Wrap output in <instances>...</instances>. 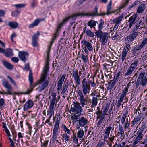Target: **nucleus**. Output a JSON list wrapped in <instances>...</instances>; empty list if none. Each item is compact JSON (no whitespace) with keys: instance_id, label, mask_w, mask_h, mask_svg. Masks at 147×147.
<instances>
[{"instance_id":"1","label":"nucleus","mask_w":147,"mask_h":147,"mask_svg":"<svg viewBox=\"0 0 147 147\" xmlns=\"http://www.w3.org/2000/svg\"><path fill=\"white\" fill-rule=\"evenodd\" d=\"M90 89V85L88 84L86 78L83 79L82 82V91L79 90L77 92L78 100L82 107L87 103V100L84 98V95H85L89 94Z\"/></svg>"},{"instance_id":"2","label":"nucleus","mask_w":147,"mask_h":147,"mask_svg":"<svg viewBox=\"0 0 147 147\" xmlns=\"http://www.w3.org/2000/svg\"><path fill=\"white\" fill-rule=\"evenodd\" d=\"M49 63L47 60L46 62L43 73L41 74L40 79L38 82L39 86L36 89V90H38L39 92H41L45 89L48 84L49 81L46 80V78L47 73L49 71Z\"/></svg>"},{"instance_id":"3","label":"nucleus","mask_w":147,"mask_h":147,"mask_svg":"<svg viewBox=\"0 0 147 147\" xmlns=\"http://www.w3.org/2000/svg\"><path fill=\"white\" fill-rule=\"evenodd\" d=\"M147 84V71L146 74L145 72H141L139 75V76L137 80L136 88H141L144 87Z\"/></svg>"},{"instance_id":"4","label":"nucleus","mask_w":147,"mask_h":147,"mask_svg":"<svg viewBox=\"0 0 147 147\" xmlns=\"http://www.w3.org/2000/svg\"><path fill=\"white\" fill-rule=\"evenodd\" d=\"M95 34L98 38H100V41L101 45H105L108 40L109 33L103 32L102 31L98 30L95 32Z\"/></svg>"},{"instance_id":"5","label":"nucleus","mask_w":147,"mask_h":147,"mask_svg":"<svg viewBox=\"0 0 147 147\" xmlns=\"http://www.w3.org/2000/svg\"><path fill=\"white\" fill-rule=\"evenodd\" d=\"M60 117L59 119H58L56 121L53 129L52 139L51 140L50 142L52 141L53 143L55 142L57 139L59 133V123Z\"/></svg>"},{"instance_id":"6","label":"nucleus","mask_w":147,"mask_h":147,"mask_svg":"<svg viewBox=\"0 0 147 147\" xmlns=\"http://www.w3.org/2000/svg\"><path fill=\"white\" fill-rule=\"evenodd\" d=\"M2 84L3 86L7 89V92H4L5 94L13 95L20 94L16 92L13 93L12 92V86L7 80H3V81Z\"/></svg>"},{"instance_id":"7","label":"nucleus","mask_w":147,"mask_h":147,"mask_svg":"<svg viewBox=\"0 0 147 147\" xmlns=\"http://www.w3.org/2000/svg\"><path fill=\"white\" fill-rule=\"evenodd\" d=\"M138 63V60H135L128 69L127 72L124 74L125 77H130L131 76L133 71L137 68L136 67Z\"/></svg>"},{"instance_id":"8","label":"nucleus","mask_w":147,"mask_h":147,"mask_svg":"<svg viewBox=\"0 0 147 147\" xmlns=\"http://www.w3.org/2000/svg\"><path fill=\"white\" fill-rule=\"evenodd\" d=\"M80 103L78 102H74L73 106L71 108V110L73 113H76L78 114L81 113L82 110V108L80 105Z\"/></svg>"},{"instance_id":"9","label":"nucleus","mask_w":147,"mask_h":147,"mask_svg":"<svg viewBox=\"0 0 147 147\" xmlns=\"http://www.w3.org/2000/svg\"><path fill=\"white\" fill-rule=\"evenodd\" d=\"M98 12V8L96 6L95 7L93 11L90 13H77L75 14L76 17L80 16H94L97 15Z\"/></svg>"},{"instance_id":"10","label":"nucleus","mask_w":147,"mask_h":147,"mask_svg":"<svg viewBox=\"0 0 147 147\" xmlns=\"http://www.w3.org/2000/svg\"><path fill=\"white\" fill-rule=\"evenodd\" d=\"M137 17L138 15L137 14H134L129 18L128 21V24L127 26H129V28H130L133 25L136 23V20Z\"/></svg>"},{"instance_id":"11","label":"nucleus","mask_w":147,"mask_h":147,"mask_svg":"<svg viewBox=\"0 0 147 147\" xmlns=\"http://www.w3.org/2000/svg\"><path fill=\"white\" fill-rule=\"evenodd\" d=\"M138 34V32H135L128 36L125 39L127 42H131L134 40Z\"/></svg>"},{"instance_id":"12","label":"nucleus","mask_w":147,"mask_h":147,"mask_svg":"<svg viewBox=\"0 0 147 147\" xmlns=\"http://www.w3.org/2000/svg\"><path fill=\"white\" fill-rule=\"evenodd\" d=\"M137 134L138 136L136 138L134 141V142L132 146L133 147H136L137 146V144L140 142L143 138V134L141 132H138Z\"/></svg>"},{"instance_id":"13","label":"nucleus","mask_w":147,"mask_h":147,"mask_svg":"<svg viewBox=\"0 0 147 147\" xmlns=\"http://www.w3.org/2000/svg\"><path fill=\"white\" fill-rule=\"evenodd\" d=\"M28 56V53L25 51H20L19 52L18 56L20 59L25 62L27 59L26 57Z\"/></svg>"},{"instance_id":"14","label":"nucleus","mask_w":147,"mask_h":147,"mask_svg":"<svg viewBox=\"0 0 147 147\" xmlns=\"http://www.w3.org/2000/svg\"><path fill=\"white\" fill-rule=\"evenodd\" d=\"M81 43H83L84 45V48H86L90 51H92L93 50V47L92 43L86 40H83L81 41Z\"/></svg>"},{"instance_id":"15","label":"nucleus","mask_w":147,"mask_h":147,"mask_svg":"<svg viewBox=\"0 0 147 147\" xmlns=\"http://www.w3.org/2000/svg\"><path fill=\"white\" fill-rule=\"evenodd\" d=\"M75 16V14H74L72 15L71 16L66 18L65 19L63 20V22L61 23L58 26L57 28L56 31V33H57L58 32L59 30V29L61 28V26L63 25V24L67 22L68 21V20L70 18L76 17V16Z\"/></svg>"},{"instance_id":"16","label":"nucleus","mask_w":147,"mask_h":147,"mask_svg":"<svg viewBox=\"0 0 147 147\" xmlns=\"http://www.w3.org/2000/svg\"><path fill=\"white\" fill-rule=\"evenodd\" d=\"M88 123V119L84 117H82L78 120L79 125L82 127H84Z\"/></svg>"},{"instance_id":"17","label":"nucleus","mask_w":147,"mask_h":147,"mask_svg":"<svg viewBox=\"0 0 147 147\" xmlns=\"http://www.w3.org/2000/svg\"><path fill=\"white\" fill-rule=\"evenodd\" d=\"M33 105V103L31 100H28L25 104L23 109L24 111H26L29 109L32 108Z\"/></svg>"},{"instance_id":"18","label":"nucleus","mask_w":147,"mask_h":147,"mask_svg":"<svg viewBox=\"0 0 147 147\" xmlns=\"http://www.w3.org/2000/svg\"><path fill=\"white\" fill-rule=\"evenodd\" d=\"M119 131L118 132V136H120V139L121 140H123L125 138V135L123 128L121 125H119Z\"/></svg>"},{"instance_id":"19","label":"nucleus","mask_w":147,"mask_h":147,"mask_svg":"<svg viewBox=\"0 0 147 147\" xmlns=\"http://www.w3.org/2000/svg\"><path fill=\"white\" fill-rule=\"evenodd\" d=\"M55 104H50L49 110L47 111V115L50 116V118H51L52 116L54 114Z\"/></svg>"},{"instance_id":"20","label":"nucleus","mask_w":147,"mask_h":147,"mask_svg":"<svg viewBox=\"0 0 147 147\" xmlns=\"http://www.w3.org/2000/svg\"><path fill=\"white\" fill-rule=\"evenodd\" d=\"M83 32L86 33V35L89 37L93 38L94 36V33L89 29H86V27L84 28Z\"/></svg>"},{"instance_id":"21","label":"nucleus","mask_w":147,"mask_h":147,"mask_svg":"<svg viewBox=\"0 0 147 147\" xmlns=\"http://www.w3.org/2000/svg\"><path fill=\"white\" fill-rule=\"evenodd\" d=\"M112 128L111 126H109L106 127L104 137V140L105 141L107 139V138H109L110 131L112 129Z\"/></svg>"},{"instance_id":"22","label":"nucleus","mask_w":147,"mask_h":147,"mask_svg":"<svg viewBox=\"0 0 147 147\" xmlns=\"http://www.w3.org/2000/svg\"><path fill=\"white\" fill-rule=\"evenodd\" d=\"M57 33H56V32H55V33L54 36V37L52 39V41L51 42L50 44V47H49L48 49V50L47 52V60L49 61V52L50 51V47L52 45V44H53V42L56 39V35L57 34Z\"/></svg>"},{"instance_id":"23","label":"nucleus","mask_w":147,"mask_h":147,"mask_svg":"<svg viewBox=\"0 0 147 147\" xmlns=\"http://www.w3.org/2000/svg\"><path fill=\"white\" fill-rule=\"evenodd\" d=\"M6 52L5 51L4 54L5 56L7 57H11L13 55V50L9 48L6 49Z\"/></svg>"},{"instance_id":"24","label":"nucleus","mask_w":147,"mask_h":147,"mask_svg":"<svg viewBox=\"0 0 147 147\" xmlns=\"http://www.w3.org/2000/svg\"><path fill=\"white\" fill-rule=\"evenodd\" d=\"M146 8L145 5L143 4H141L138 7L137 12L138 13H142L145 10Z\"/></svg>"},{"instance_id":"25","label":"nucleus","mask_w":147,"mask_h":147,"mask_svg":"<svg viewBox=\"0 0 147 147\" xmlns=\"http://www.w3.org/2000/svg\"><path fill=\"white\" fill-rule=\"evenodd\" d=\"M106 115V113L102 114L101 115H100L98 117L100 118V119L99 120L97 124L98 127H100L102 122L104 121Z\"/></svg>"},{"instance_id":"26","label":"nucleus","mask_w":147,"mask_h":147,"mask_svg":"<svg viewBox=\"0 0 147 147\" xmlns=\"http://www.w3.org/2000/svg\"><path fill=\"white\" fill-rule=\"evenodd\" d=\"M78 114L77 113H75L71 116V119L74 124L78 121V119H79V116H78Z\"/></svg>"},{"instance_id":"27","label":"nucleus","mask_w":147,"mask_h":147,"mask_svg":"<svg viewBox=\"0 0 147 147\" xmlns=\"http://www.w3.org/2000/svg\"><path fill=\"white\" fill-rule=\"evenodd\" d=\"M97 23H98L97 22L94 20H91L89 21L87 23V25L91 28H93L95 29V26L96 25V24Z\"/></svg>"},{"instance_id":"28","label":"nucleus","mask_w":147,"mask_h":147,"mask_svg":"<svg viewBox=\"0 0 147 147\" xmlns=\"http://www.w3.org/2000/svg\"><path fill=\"white\" fill-rule=\"evenodd\" d=\"M111 5H112V1L111 0L110 2L108 4V5L107 6V13L106 14L107 15H108L112 13H114L115 12V11H111Z\"/></svg>"},{"instance_id":"29","label":"nucleus","mask_w":147,"mask_h":147,"mask_svg":"<svg viewBox=\"0 0 147 147\" xmlns=\"http://www.w3.org/2000/svg\"><path fill=\"white\" fill-rule=\"evenodd\" d=\"M56 93L54 92H53L51 96H49V99L51 98V96L52 97V100L50 103V104H55V101L57 100L56 98Z\"/></svg>"},{"instance_id":"30","label":"nucleus","mask_w":147,"mask_h":147,"mask_svg":"<svg viewBox=\"0 0 147 147\" xmlns=\"http://www.w3.org/2000/svg\"><path fill=\"white\" fill-rule=\"evenodd\" d=\"M62 126L63 127V130L65 132L64 134L70 135L71 133V130L69 129L68 127L64 125L63 124Z\"/></svg>"},{"instance_id":"31","label":"nucleus","mask_w":147,"mask_h":147,"mask_svg":"<svg viewBox=\"0 0 147 147\" xmlns=\"http://www.w3.org/2000/svg\"><path fill=\"white\" fill-rule=\"evenodd\" d=\"M3 65L8 69H13V65L9 62L5 61L3 62Z\"/></svg>"},{"instance_id":"32","label":"nucleus","mask_w":147,"mask_h":147,"mask_svg":"<svg viewBox=\"0 0 147 147\" xmlns=\"http://www.w3.org/2000/svg\"><path fill=\"white\" fill-rule=\"evenodd\" d=\"M69 86L68 82H66L63 85V86L62 91L61 92V94L62 95L64 94L66 91L67 90Z\"/></svg>"},{"instance_id":"33","label":"nucleus","mask_w":147,"mask_h":147,"mask_svg":"<svg viewBox=\"0 0 147 147\" xmlns=\"http://www.w3.org/2000/svg\"><path fill=\"white\" fill-rule=\"evenodd\" d=\"M8 25L12 28H16L18 26V23L15 22H9L8 23Z\"/></svg>"},{"instance_id":"34","label":"nucleus","mask_w":147,"mask_h":147,"mask_svg":"<svg viewBox=\"0 0 147 147\" xmlns=\"http://www.w3.org/2000/svg\"><path fill=\"white\" fill-rule=\"evenodd\" d=\"M97 97H94L92 100V105H91V108H95L97 104Z\"/></svg>"},{"instance_id":"35","label":"nucleus","mask_w":147,"mask_h":147,"mask_svg":"<svg viewBox=\"0 0 147 147\" xmlns=\"http://www.w3.org/2000/svg\"><path fill=\"white\" fill-rule=\"evenodd\" d=\"M123 17L122 16H120L117 18L114 19L113 22L116 24H119L120 23L121 21H122Z\"/></svg>"},{"instance_id":"36","label":"nucleus","mask_w":147,"mask_h":147,"mask_svg":"<svg viewBox=\"0 0 147 147\" xmlns=\"http://www.w3.org/2000/svg\"><path fill=\"white\" fill-rule=\"evenodd\" d=\"M40 21V20L37 19L35 20L34 22L32 24H30L29 25L30 28H32L34 26H37Z\"/></svg>"},{"instance_id":"37","label":"nucleus","mask_w":147,"mask_h":147,"mask_svg":"<svg viewBox=\"0 0 147 147\" xmlns=\"http://www.w3.org/2000/svg\"><path fill=\"white\" fill-rule=\"evenodd\" d=\"M128 114V112L127 111H126L123 114L121 120V123L122 124H123L125 123V119H126V117L127 116Z\"/></svg>"},{"instance_id":"38","label":"nucleus","mask_w":147,"mask_h":147,"mask_svg":"<svg viewBox=\"0 0 147 147\" xmlns=\"http://www.w3.org/2000/svg\"><path fill=\"white\" fill-rule=\"evenodd\" d=\"M77 134L78 138H82L84 135V131L83 130H80L78 131Z\"/></svg>"},{"instance_id":"39","label":"nucleus","mask_w":147,"mask_h":147,"mask_svg":"<svg viewBox=\"0 0 147 147\" xmlns=\"http://www.w3.org/2000/svg\"><path fill=\"white\" fill-rule=\"evenodd\" d=\"M104 24V22L102 19L100 20L99 24H98V30L101 31L103 27V26Z\"/></svg>"},{"instance_id":"40","label":"nucleus","mask_w":147,"mask_h":147,"mask_svg":"<svg viewBox=\"0 0 147 147\" xmlns=\"http://www.w3.org/2000/svg\"><path fill=\"white\" fill-rule=\"evenodd\" d=\"M70 135H68L67 134H64L62 136L63 140L66 141H68L69 140Z\"/></svg>"},{"instance_id":"41","label":"nucleus","mask_w":147,"mask_h":147,"mask_svg":"<svg viewBox=\"0 0 147 147\" xmlns=\"http://www.w3.org/2000/svg\"><path fill=\"white\" fill-rule=\"evenodd\" d=\"M116 80H111L110 82L109 83V86L108 88L111 89L114 86L115 84V82Z\"/></svg>"},{"instance_id":"42","label":"nucleus","mask_w":147,"mask_h":147,"mask_svg":"<svg viewBox=\"0 0 147 147\" xmlns=\"http://www.w3.org/2000/svg\"><path fill=\"white\" fill-rule=\"evenodd\" d=\"M130 124V120H129L128 118L126 119V121L125 123V124L124 125V128L125 129H128L129 127V124Z\"/></svg>"},{"instance_id":"43","label":"nucleus","mask_w":147,"mask_h":147,"mask_svg":"<svg viewBox=\"0 0 147 147\" xmlns=\"http://www.w3.org/2000/svg\"><path fill=\"white\" fill-rule=\"evenodd\" d=\"M33 78L32 77V74L31 70H30L29 74V81L30 84V85L32 84L33 82Z\"/></svg>"},{"instance_id":"44","label":"nucleus","mask_w":147,"mask_h":147,"mask_svg":"<svg viewBox=\"0 0 147 147\" xmlns=\"http://www.w3.org/2000/svg\"><path fill=\"white\" fill-rule=\"evenodd\" d=\"M74 79L76 83V86L79 85L80 84V76L74 78Z\"/></svg>"},{"instance_id":"45","label":"nucleus","mask_w":147,"mask_h":147,"mask_svg":"<svg viewBox=\"0 0 147 147\" xmlns=\"http://www.w3.org/2000/svg\"><path fill=\"white\" fill-rule=\"evenodd\" d=\"M145 45L142 42L141 44L140 45L138 46V47H135L134 48V50L136 51H138L139 50H141L142 49L143 47Z\"/></svg>"},{"instance_id":"46","label":"nucleus","mask_w":147,"mask_h":147,"mask_svg":"<svg viewBox=\"0 0 147 147\" xmlns=\"http://www.w3.org/2000/svg\"><path fill=\"white\" fill-rule=\"evenodd\" d=\"M80 57L85 63L87 62L88 60V59L87 57V55H84V54H82L81 55Z\"/></svg>"},{"instance_id":"47","label":"nucleus","mask_w":147,"mask_h":147,"mask_svg":"<svg viewBox=\"0 0 147 147\" xmlns=\"http://www.w3.org/2000/svg\"><path fill=\"white\" fill-rule=\"evenodd\" d=\"M65 76L66 74H63L61 78L58 81L57 83L62 85V84L64 81Z\"/></svg>"},{"instance_id":"48","label":"nucleus","mask_w":147,"mask_h":147,"mask_svg":"<svg viewBox=\"0 0 147 147\" xmlns=\"http://www.w3.org/2000/svg\"><path fill=\"white\" fill-rule=\"evenodd\" d=\"M73 74V77L74 78L79 76L78 74V70L76 69H74L72 72Z\"/></svg>"},{"instance_id":"49","label":"nucleus","mask_w":147,"mask_h":147,"mask_svg":"<svg viewBox=\"0 0 147 147\" xmlns=\"http://www.w3.org/2000/svg\"><path fill=\"white\" fill-rule=\"evenodd\" d=\"M39 35L40 33L38 31L37 33L33 35L32 37V40H38Z\"/></svg>"},{"instance_id":"50","label":"nucleus","mask_w":147,"mask_h":147,"mask_svg":"<svg viewBox=\"0 0 147 147\" xmlns=\"http://www.w3.org/2000/svg\"><path fill=\"white\" fill-rule=\"evenodd\" d=\"M77 137L75 134H74L73 136L71 137V138L73 139V142L78 144V139Z\"/></svg>"},{"instance_id":"51","label":"nucleus","mask_w":147,"mask_h":147,"mask_svg":"<svg viewBox=\"0 0 147 147\" xmlns=\"http://www.w3.org/2000/svg\"><path fill=\"white\" fill-rule=\"evenodd\" d=\"M7 77L10 80L12 84H13L15 86L17 87V86L16 83L13 80V78L9 76H7Z\"/></svg>"},{"instance_id":"52","label":"nucleus","mask_w":147,"mask_h":147,"mask_svg":"<svg viewBox=\"0 0 147 147\" xmlns=\"http://www.w3.org/2000/svg\"><path fill=\"white\" fill-rule=\"evenodd\" d=\"M109 106V104L108 103H107L106 104L104 108V110L103 111L104 113H105L107 111Z\"/></svg>"},{"instance_id":"53","label":"nucleus","mask_w":147,"mask_h":147,"mask_svg":"<svg viewBox=\"0 0 147 147\" xmlns=\"http://www.w3.org/2000/svg\"><path fill=\"white\" fill-rule=\"evenodd\" d=\"M129 0H126L125 3H123L120 7V8L121 9L124 8L125 6L127 5Z\"/></svg>"},{"instance_id":"54","label":"nucleus","mask_w":147,"mask_h":147,"mask_svg":"<svg viewBox=\"0 0 147 147\" xmlns=\"http://www.w3.org/2000/svg\"><path fill=\"white\" fill-rule=\"evenodd\" d=\"M128 92V88L126 87L124 89V90L122 91V92L121 94H122L125 96H126L127 93Z\"/></svg>"},{"instance_id":"55","label":"nucleus","mask_w":147,"mask_h":147,"mask_svg":"<svg viewBox=\"0 0 147 147\" xmlns=\"http://www.w3.org/2000/svg\"><path fill=\"white\" fill-rule=\"evenodd\" d=\"M111 72L110 71H107L105 73V76L107 78L110 79L111 78L112 76L111 75Z\"/></svg>"},{"instance_id":"56","label":"nucleus","mask_w":147,"mask_h":147,"mask_svg":"<svg viewBox=\"0 0 147 147\" xmlns=\"http://www.w3.org/2000/svg\"><path fill=\"white\" fill-rule=\"evenodd\" d=\"M115 137V136H113L112 137L109 138L108 139L109 140V142L108 143H111V144L113 143V142Z\"/></svg>"},{"instance_id":"57","label":"nucleus","mask_w":147,"mask_h":147,"mask_svg":"<svg viewBox=\"0 0 147 147\" xmlns=\"http://www.w3.org/2000/svg\"><path fill=\"white\" fill-rule=\"evenodd\" d=\"M37 40H32V44L34 47L37 46L38 44L37 42Z\"/></svg>"},{"instance_id":"58","label":"nucleus","mask_w":147,"mask_h":147,"mask_svg":"<svg viewBox=\"0 0 147 147\" xmlns=\"http://www.w3.org/2000/svg\"><path fill=\"white\" fill-rule=\"evenodd\" d=\"M136 28H134L133 29V30L134 31L138 32L137 31L139 29H140L141 28V26L139 25H137L135 26Z\"/></svg>"},{"instance_id":"59","label":"nucleus","mask_w":147,"mask_h":147,"mask_svg":"<svg viewBox=\"0 0 147 147\" xmlns=\"http://www.w3.org/2000/svg\"><path fill=\"white\" fill-rule=\"evenodd\" d=\"M14 6L17 8H21L24 7L25 6V5L23 4H19L15 5Z\"/></svg>"},{"instance_id":"60","label":"nucleus","mask_w":147,"mask_h":147,"mask_svg":"<svg viewBox=\"0 0 147 147\" xmlns=\"http://www.w3.org/2000/svg\"><path fill=\"white\" fill-rule=\"evenodd\" d=\"M141 116L139 115L137 116L136 118H135L134 119V120L135 121V122H136L137 123L138 121H140L141 119Z\"/></svg>"},{"instance_id":"61","label":"nucleus","mask_w":147,"mask_h":147,"mask_svg":"<svg viewBox=\"0 0 147 147\" xmlns=\"http://www.w3.org/2000/svg\"><path fill=\"white\" fill-rule=\"evenodd\" d=\"M145 128V124L142 125L141 126V127L140 128H139L140 129V131H138V132H141V133L144 130V129Z\"/></svg>"},{"instance_id":"62","label":"nucleus","mask_w":147,"mask_h":147,"mask_svg":"<svg viewBox=\"0 0 147 147\" xmlns=\"http://www.w3.org/2000/svg\"><path fill=\"white\" fill-rule=\"evenodd\" d=\"M127 54V53L123 51L122 55V59L123 61H124L126 57Z\"/></svg>"},{"instance_id":"63","label":"nucleus","mask_w":147,"mask_h":147,"mask_svg":"<svg viewBox=\"0 0 147 147\" xmlns=\"http://www.w3.org/2000/svg\"><path fill=\"white\" fill-rule=\"evenodd\" d=\"M12 61L14 62L17 63L19 61V59L18 57H14L11 58Z\"/></svg>"},{"instance_id":"64","label":"nucleus","mask_w":147,"mask_h":147,"mask_svg":"<svg viewBox=\"0 0 147 147\" xmlns=\"http://www.w3.org/2000/svg\"><path fill=\"white\" fill-rule=\"evenodd\" d=\"M125 146V142H122L121 144H118L117 146V147H124Z\"/></svg>"}]
</instances>
